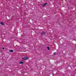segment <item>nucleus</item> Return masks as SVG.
Listing matches in <instances>:
<instances>
[{"label": "nucleus", "mask_w": 76, "mask_h": 76, "mask_svg": "<svg viewBox=\"0 0 76 76\" xmlns=\"http://www.w3.org/2000/svg\"><path fill=\"white\" fill-rule=\"evenodd\" d=\"M41 34H42V35H43V34H44V32L42 33H41Z\"/></svg>", "instance_id": "nucleus-8"}, {"label": "nucleus", "mask_w": 76, "mask_h": 76, "mask_svg": "<svg viewBox=\"0 0 76 76\" xmlns=\"http://www.w3.org/2000/svg\"><path fill=\"white\" fill-rule=\"evenodd\" d=\"M46 4H47V3H45L44 4L42 5V7H44L45 6H46Z\"/></svg>", "instance_id": "nucleus-2"}, {"label": "nucleus", "mask_w": 76, "mask_h": 76, "mask_svg": "<svg viewBox=\"0 0 76 76\" xmlns=\"http://www.w3.org/2000/svg\"><path fill=\"white\" fill-rule=\"evenodd\" d=\"M0 24L1 25H3V23L2 22L0 23Z\"/></svg>", "instance_id": "nucleus-5"}, {"label": "nucleus", "mask_w": 76, "mask_h": 76, "mask_svg": "<svg viewBox=\"0 0 76 76\" xmlns=\"http://www.w3.org/2000/svg\"><path fill=\"white\" fill-rule=\"evenodd\" d=\"M3 48V50H4V48Z\"/></svg>", "instance_id": "nucleus-9"}, {"label": "nucleus", "mask_w": 76, "mask_h": 76, "mask_svg": "<svg viewBox=\"0 0 76 76\" xmlns=\"http://www.w3.org/2000/svg\"><path fill=\"white\" fill-rule=\"evenodd\" d=\"M56 53L54 52L53 53V55H56Z\"/></svg>", "instance_id": "nucleus-7"}, {"label": "nucleus", "mask_w": 76, "mask_h": 76, "mask_svg": "<svg viewBox=\"0 0 76 76\" xmlns=\"http://www.w3.org/2000/svg\"><path fill=\"white\" fill-rule=\"evenodd\" d=\"M28 58H28V57H24L22 58V59H23V60H28Z\"/></svg>", "instance_id": "nucleus-1"}, {"label": "nucleus", "mask_w": 76, "mask_h": 76, "mask_svg": "<svg viewBox=\"0 0 76 76\" xmlns=\"http://www.w3.org/2000/svg\"><path fill=\"white\" fill-rule=\"evenodd\" d=\"M47 48L48 49V50H50V48H49V47H48Z\"/></svg>", "instance_id": "nucleus-6"}, {"label": "nucleus", "mask_w": 76, "mask_h": 76, "mask_svg": "<svg viewBox=\"0 0 76 76\" xmlns=\"http://www.w3.org/2000/svg\"><path fill=\"white\" fill-rule=\"evenodd\" d=\"M9 52L10 53H13V50H11L9 51Z\"/></svg>", "instance_id": "nucleus-3"}, {"label": "nucleus", "mask_w": 76, "mask_h": 76, "mask_svg": "<svg viewBox=\"0 0 76 76\" xmlns=\"http://www.w3.org/2000/svg\"><path fill=\"white\" fill-rule=\"evenodd\" d=\"M20 64H23V62H20Z\"/></svg>", "instance_id": "nucleus-4"}]
</instances>
